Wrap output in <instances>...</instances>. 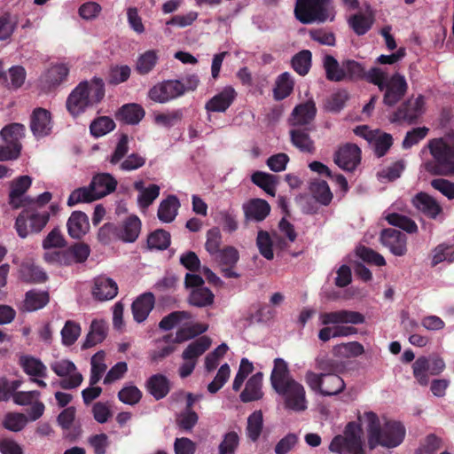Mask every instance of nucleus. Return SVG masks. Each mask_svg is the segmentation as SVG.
I'll list each match as a JSON object with an SVG mask.
<instances>
[{
    "mask_svg": "<svg viewBox=\"0 0 454 454\" xmlns=\"http://www.w3.org/2000/svg\"><path fill=\"white\" fill-rule=\"evenodd\" d=\"M427 148L432 159L424 162L425 170L432 176H454V131L428 140Z\"/></svg>",
    "mask_w": 454,
    "mask_h": 454,
    "instance_id": "nucleus-1",
    "label": "nucleus"
},
{
    "mask_svg": "<svg viewBox=\"0 0 454 454\" xmlns=\"http://www.w3.org/2000/svg\"><path fill=\"white\" fill-rule=\"evenodd\" d=\"M367 422V439L370 450L378 446L393 449L399 446L404 440L406 430L404 426L395 420H386L383 425L373 411L364 413Z\"/></svg>",
    "mask_w": 454,
    "mask_h": 454,
    "instance_id": "nucleus-2",
    "label": "nucleus"
},
{
    "mask_svg": "<svg viewBox=\"0 0 454 454\" xmlns=\"http://www.w3.org/2000/svg\"><path fill=\"white\" fill-rule=\"evenodd\" d=\"M106 89L103 79L93 77L90 81L81 82L67 97L66 106L69 114L77 117L98 105L105 98Z\"/></svg>",
    "mask_w": 454,
    "mask_h": 454,
    "instance_id": "nucleus-3",
    "label": "nucleus"
},
{
    "mask_svg": "<svg viewBox=\"0 0 454 454\" xmlns=\"http://www.w3.org/2000/svg\"><path fill=\"white\" fill-rule=\"evenodd\" d=\"M369 83L376 85L380 91H384L383 103L387 106H394L407 92L408 84L405 77L395 73L388 78L387 73L378 67H371Z\"/></svg>",
    "mask_w": 454,
    "mask_h": 454,
    "instance_id": "nucleus-4",
    "label": "nucleus"
},
{
    "mask_svg": "<svg viewBox=\"0 0 454 454\" xmlns=\"http://www.w3.org/2000/svg\"><path fill=\"white\" fill-rule=\"evenodd\" d=\"M324 69L326 79L331 82H369L371 68L366 71L365 67L354 59H344L339 62L333 56L325 55L324 58Z\"/></svg>",
    "mask_w": 454,
    "mask_h": 454,
    "instance_id": "nucleus-5",
    "label": "nucleus"
},
{
    "mask_svg": "<svg viewBox=\"0 0 454 454\" xmlns=\"http://www.w3.org/2000/svg\"><path fill=\"white\" fill-rule=\"evenodd\" d=\"M361 434L358 424L348 422L343 434H338L333 438L329 450L337 454H365Z\"/></svg>",
    "mask_w": 454,
    "mask_h": 454,
    "instance_id": "nucleus-6",
    "label": "nucleus"
},
{
    "mask_svg": "<svg viewBox=\"0 0 454 454\" xmlns=\"http://www.w3.org/2000/svg\"><path fill=\"white\" fill-rule=\"evenodd\" d=\"M331 0H296L295 18L302 24L325 22L329 18Z\"/></svg>",
    "mask_w": 454,
    "mask_h": 454,
    "instance_id": "nucleus-7",
    "label": "nucleus"
},
{
    "mask_svg": "<svg viewBox=\"0 0 454 454\" xmlns=\"http://www.w3.org/2000/svg\"><path fill=\"white\" fill-rule=\"evenodd\" d=\"M50 220L48 211L38 212L34 208L23 209L16 218L15 229L21 239L27 238L29 233H39Z\"/></svg>",
    "mask_w": 454,
    "mask_h": 454,
    "instance_id": "nucleus-8",
    "label": "nucleus"
},
{
    "mask_svg": "<svg viewBox=\"0 0 454 454\" xmlns=\"http://www.w3.org/2000/svg\"><path fill=\"white\" fill-rule=\"evenodd\" d=\"M275 391L284 398V406L286 410L295 412L304 411L308 408L306 391L304 387L295 380L286 382Z\"/></svg>",
    "mask_w": 454,
    "mask_h": 454,
    "instance_id": "nucleus-9",
    "label": "nucleus"
},
{
    "mask_svg": "<svg viewBox=\"0 0 454 454\" xmlns=\"http://www.w3.org/2000/svg\"><path fill=\"white\" fill-rule=\"evenodd\" d=\"M425 98L419 95L417 98L404 101L394 113L393 121H405L415 124L425 113Z\"/></svg>",
    "mask_w": 454,
    "mask_h": 454,
    "instance_id": "nucleus-10",
    "label": "nucleus"
},
{
    "mask_svg": "<svg viewBox=\"0 0 454 454\" xmlns=\"http://www.w3.org/2000/svg\"><path fill=\"white\" fill-rule=\"evenodd\" d=\"M184 94V89L181 81L168 80L151 88L148 92V97L154 102L163 104L176 99Z\"/></svg>",
    "mask_w": 454,
    "mask_h": 454,
    "instance_id": "nucleus-11",
    "label": "nucleus"
},
{
    "mask_svg": "<svg viewBox=\"0 0 454 454\" xmlns=\"http://www.w3.org/2000/svg\"><path fill=\"white\" fill-rule=\"evenodd\" d=\"M412 206L429 219L436 220L443 215V208L440 202L432 195L419 192L411 199Z\"/></svg>",
    "mask_w": 454,
    "mask_h": 454,
    "instance_id": "nucleus-12",
    "label": "nucleus"
},
{
    "mask_svg": "<svg viewBox=\"0 0 454 454\" xmlns=\"http://www.w3.org/2000/svg\"><path fill=\"white\" fill-rule=\"evenodd\" d=\"M334 162L346 171H353L361 161V150L355 144H346L334 153Z\"/></svg>",
    "mask_w": 454,
    "mask_h": 454,
    "instance_id": "nucleus-13",
    "label": "nucleus"
},
{
    "mask_svg": "<svg viewBox=\"0 0 454 454\" xmlns=\"http://www.w3.org/2000/svg\"><path fill=\"white\" fill-rule=\"evenodd\" d=\"M32 179L28 176H21L12 182L9 193V203L13 208H20L32 204L33 200L23 197L31 186Z\"/></svg>",
    "mask_w": 454,
    "mask_h": 454,
    "instance_id": "nucleus-14",
    "label": "nucleus"
},
{
    "mask_svg": "<svg viewBox=\"0 0 454 454\" xmlns=\"http://www.w3.org/2000/svg\"><path fill=\"white\" fill-rule=\"evenodd\" d=\"M380 242L395 256H403L407 253V237L398 230L392 228L382 230Z\"/></svg>",
    "mask_w": 454,
    "mask_h": 454,
    "instance_id": "nucleus-15",
    "label": "nucleus"
},
{
    "mask_svg": "<svg viewBox=\"0 0 454 454\" xmlns=\"http://www.w3.org/2000/svg\"><path fill=\"white\" fill-rule=\"evenodd\" d=\"M319 317L324 325L338 324L361 325L365 321V317L362 313L347 309L324 312L320 314Z\"/></svg>",
    "mask_w": 454,
    "mask_h": 454,
    "instance_id": "nucleus-16",
    "label": "nucleus"
},
{
    "mask_svg": "<svg viewBox=\"0 0 454 454\" xmlns=\"http://www.w3.org/2000/svg\"><path fill=\"white\" fill-rule=\"evenodd\" d=\"M317 114L316 104L312 99L297 105L292 111L288 119L292 127H308L315 119Z\"/></svg>",
    "mask_w": 454,
    "mask_h": 454,
    "instance_id": "nucleus-17",
    "label": "nucleus"
},
{
    "mask_svg": "<svg viewBox=\"0 0 454 454\" xmlns=\"http://www.w3.org/2000/svg\"><path fill=\"white\" fill-rule=\"evenodd\" d=\"M236 97L234 88L226 86L206 103L205 109L207 112L223 113L232 105Z\"/></svg>",
    "mask_w": 454,
    "mask_h": 454,
    "instance_id": "nucleus-18",
    "label": "nucleus"
},
{
    "mask_svg": "<svg viewBox=\"0 0 454 454\" xmlns=\"http://www.w3.org/2000/svg\"><path fill=\"white\" fill-rule=\"evenodd\" d=\"M309 127H293L289 130L292 145L301 153L313 154L316 151L315 142L310 137Z\"/></svg>",
    "mask_w": 454,
    "mask_h": 454,
    "instance_id": "nucleus-19",
    "label": "nucleus"
},
{
    "mask_svg": "<svg viewBox=\"0 0 454 454\" xmlns=\"http://www.w3.org/2000/svg\"><path fill=\"white\" fill-rule=\"evenodd\" d=\"M51 113L44 108H35L30 118V129L36 137H43L51 131Z\"/></svg>",
    "mask_w": 454,
    "mask_h": 454,
    "instance_id": "nucleus-20",
    "label": "nucleus"
},
{
    "mask_svg": "<svg viewBox=\"0 0 454 454\" xmlns=\"http://www.w3.org/2000/svg\"><path fill=\"white\" fill-rule=\"evenodd\" d=\"M154 304L155 297L153 293L147 292L139 295L131 305L134 320L137 323L144 322L154 308Z\"/></svg>",
    "mask_w": 454,
    "mask_h": 454,
    "instance_id": "nucleus-21",
    "label": "nucleus"
},
{
    "mask_svg": "<svg viewBox=\"0 0 454 454\" xmlns=\"http://www.w3.org/2000/svg\"><path fill=\"white\" fill-rule=\"evenodd\" d=\"M118 294V286L114 280L104 276L94 279L92 294L96 300L107 301L114 299Z\"/></svg>",
    "mask_w": 454,
    "mask_h": 454,
    "instance_id": "nucleus-22",
    "label": "nucleus"
},
{
    "mask_svg": "<svg viewBox=\"0 0 454 454\" xmlns=\"http://www.w3.org/2000/svg\"><path fill=\"white\" fill-rule=\"evenodd\" d=\"M67 227L71 238L81 239L90 230L89 218L82 211H74L67 220Z\"/></svg>",
    "mask_w": 454,
    "mask_h": 454,
    "instance_id": "nucleus-23",
    "label": "nucleus"
},
{
    "mask_svg": "<svg viewBox=\"0 0 454 454\" xmlns=\"http://www.w3.org/2000/svg\"><path fill=\"white\" fill-rule=\"evenodd\" d=\"M263 373L259 372L252 375L246 383L244 390L240 393L239 398L242 403H250L262 398Z\"/></svg>",
    "mask_w": 454,
    "mask_h": 454,
    "instance_id": "nucleus-24",
    "label": "nucleus"
},
{
    "mask_svg": "<svg viewBox=\"0 0 454 454\" xmlns=\"http://www.w3.org/2000/svg\"><path fill=\"white\" fill-rule=\"evenodd\" d=\"M90 184L94 194L100 199L115 191L117 181L108 173H100L93 176Z\"/></svg>",
    "mask_w": 454,
    "mask_h": 454,
    "instance_id": "nucleus-25",
    "label": "nucleus"
},
{
    "mask_svg": "<svg viewBox=\"0 0 454 454\" xmlns=\"http://www.w3.org/2000/svg\"><path fill=\"white\" fill-rule=\"evenodd\" d=\"M141 231V221L137 215L127 217L121 224H118L119 239L124 242H134Z\"/></svg>",
    "mask_w": 454,
    "mask_h": 454,
    "instance_id": "nucleus-26",
    "label": "nucleus"
},
{
    "mask_svg": "<svg viewBox=\"0 0 454 454\" xmlns=\"http://www.w3.org/2000/svg\"><path fill=\"white\" fill-rule=\"evenodd\" d=\"M243 208L246 219L256 222L263 221L270 212L269 203L262 199L251 200Z\"/></svg>",
    "mask_w": 454,
    "mask_h": 454,
    "instance_id": "nucleus-27",
    "label": "nucleus"
},
{
    "mask_svg": "<svg viewBox=\"0 0 454 454\" xmlns=\"http://www.w3.org/2000/svg\"><path fill=\"white\" fill-rule=\"evenodd\" d=\"M144 108L137 104H126L122 106L115 114L117 121L129 125H136L145 116Z\"/></svg>",
    "mask_w": 454,
    "mask_h": 454,
    "instance_id": "nucleus-28",
    "label": "nucleus"
},
{
    "mask_svg": "<svg viewBox=\"0 0 454 454\" xmlns=\"http://www.w3.org/2000/svg\"><path fill=\"white\" fill-rule=\"evenodd\" d=\"M146 388L155 400H160L169 393L170 381L163 374H154L147 380Z\"/></svg>",
    "mask_w": 454,
    "mask_h": 454,
    "instance_id": "nucleus-29",
    "label": "nucleus"
},
{
    "mask_svg": "<svg viewBox=\"0 0 454 454\" xmlns=\"http://www.w3.org/2000/svg\"><path fill=\"white\" fill-rule=\"evenodd\" d=\"M134 189L139 192L137 203L141 208H147L160 195L159 185L153 184L145 188L143 180L136 181Z\"/></svg>",
    "mask_w": 454,
    "mask_h": 454,
    "instance_id": "nucleus-30",
    "label": "nucleus"
},
{
    "mask_svg": "<svg viewBox=\"0 0 454 454\" xmlns=\"http://www.w3.org/2000/svg\"><path fill=\"white\" fill-rule=\"evenodd\" d=\"M294 380L288 368L287 363L282 358H276L274 360V367L270 374V384L275 390L278 387L285 385L286 382Z\"/></svg>",
    "mask_w": 454,
    "mask_h": 454,
    "instance_id": "nucleus-31",
    "label": "nucleus"
},
{
    "mask_svg": "<svg viewBox=\"0 0 454 454\" xmlns=\"http://www.w3.org/2000/svg\"><path fill=\"white\" fill-rule=\"evenodd\" d=\"M180 207L179 200L176 195H168L163 200L158 208V218L163 223H171L177 215Z\"/></svg>",
    "mask_w": 454,
    "mask_h": 454,
    "instance_id": "nucleus-32",
    "label": "nucleus"
},
{
    "mask_svg": "<svg viewBox=\"0 0 454 454\" xmlns=\"http://www.w3.org/2000/svg\"><path fill=\"white\" fill-rule=\"evenodd\" d=\"M25 136V126L20 123L13 122L4 126L0 131L1 138L6 143L12 145L13 147L19 148L21 151L20 139Z\"/></svg>",
    "mask_w": 454,
    "mask_h": 454,
    "instance_id": "nucleus-33",
    "label": "nucleus"
},
{
    "mask_svg": "<svg viewBox=\"0 0 454 454\" xmlns=\"http://www.w3.org/2000/svg\"><path fill=\"white\" fill-rule=\"evenodd\" d=\"M107 335V326L103 321L93 320L82 349H88L101 343Z\"/></svg>",
    "mask_w": 454,
    "mask_h": 454,
    "instance_id": "nucleus-34",
    "label": "nucleus"
},
{
    "mask_svg": "<svg viewBox=\"0 0 454 454\" xmlns=\"http://www.w3.org/2000/svg\"><path fill=\"white\" fill-rule=\"evenodd\" d=\"M20 278L26 283H43L47 280V274L33 262H23L20 269Z\"/></svg>",
    "mask_w": 454,
    "mask_h": 454,
    "instance_id": "nucleus-35",
    "label": "nucleus"
},
{
    "mask_svg": "<svg viewBox=\"0 0 454 454\" xmlns=\"http://www.w3.org/2000/svg\"><path fill=\"white\" fill-rule=\"evenodd\" d=\"M69 74V68L65 64H58L51 67L43 75V82L48 89L59 86L65 82Z\"/></svg>",
    "mask_w": 454,
    "mask_h": 454,
    "instance_id": "nucleus-36",
    "label": "nucleus"
},
{
    "mask_svg": "<svg viewBox=\"0 0 454 454\" xmlns=\"http://www.w3.org/2000/svg\"><path fill=\"white\" fill-rule=\"evenodd\" d=\"M211 345V339L207 336H201L193 342L190 343L182 354L184 360L196 361V359L204 354Z\"/></svg>",
    "mask_w": 454,
    "mask_h": 454,
    "instance_id": "nucleus-37",
    "label": "nucleus"
},
{
    "mask_svg": "<svg viewBox=\"0 0 454 454\" xmlns=\"http://www.w3.org/2000/svg\"><path fill=\"white\" fill-rule=\"evenodd\" d=\"M158 60V51L155 50H148L138 56L135 70L140 75L148 74L153 70Z\"/></svg>",
    "mask_w": 454,
    "mask_h": 454,
    "instance_id": "nucleus-38",
    "label": "nucleus"
},
{
    "mask_svg": "<svg viewBox=\"0 0 454 454\" xmlns=\"http://www.w3.org/2000/svg\"><path fill=\"white\" fill-rule=\"evenodd\" d=\"M50 301L48 292L30 290L26 293L24 307L27 311L43 309Z\"/></svg>",
    "mask_w": 454,
    "mask_h": 454,
    "instance_id": "nucleus-39",
    "label": "nucleus"
},
{
    "mask_svg": "<svg viewBox=\"0 0 454 454\" xmlns=\"http://www.w3.org/2000/svg\"><path fill=\"white\" fill-rule=\"evenodd\" d=\"M20 364L27 375L40 378L47 377L46 366L39 359L29 356H23L20 359Z\"/></svg>",
    "mask_w": 454,
    "mask_h": 454,
    "instance_id": "nucleus-40",
    "label": "nucleus"
},
{
    "mask_svg": "<svg viewBox=\"0 0 454 454\" xmlns=\"http://www.w3.org/2000/svg\"><path fill=\"white\" fill-rule=\"evenodd\" d=\"M294 82L288 72L278 75L276 81V86L273 90L274 98L282 100L287 98L294 90Z\"/></svg>",
    "mask_w": 454,
    "mask_h": 454,
    "instance_id": "nucleus-41",
    "label": "nucleus"
},
{
    "mask_svg": "<svg viewBox=\"0 0 454 454\" xmlns=\"http://www.w3.org/2000/svg\"><path fill=\"white\" fill-rule=\"evenodd\" d=\"M345 388L344 380L338 373H325L323 380L322 395L331 396L338 395Z\"/></svg>",
    "mask_w": 454,
    "mask_h": 454,
    "instance_id": "nucleus-42",
    "label": "nucleus"
},
{
    "mask_svg": "<svg viewBox=\"0 0 454 454\" xmlns=\"http://www.w3.org/2000/svg\"><path fill=\"white\" fill-rule=\"evenodd\" d=\"M252 182L270 196L276 194L277 176L262 171H255L251 176Z\"/></svg>",
    "mask_w": 454,
    "mask_h": 454,
    "instance_id": "nucleus-43",
    "label": "nucleus"
},
{
    "mask_svg": "<svg viewBox=\"0 0 454 454\" xmlns=\"http://www.w3.org/2000/svg\"><path fill=\"white\" fill-rule=\"evenodd\" d=\"M312 62V53L309 50H302L296 53L291 60V66L293 69L300 75H306L310 67Z\"/></svg>",
    "mask_w": 454,
    "mask_h": 454,
    "instance_id": "nucleus-44",
    "label": "nucleus"
},
{
    "mask_svg": "<svg viewBox=\"0 0 454 454\" xmlns=\"http://www.w3.org/2000/svg\"><path fill=\"white\" fill-rule=\"evenodd\" d=\"M215 295L207 287L195 288L192 290L188 301L191 305L202 308L213 304Z\"/></svg>",
    "mask_w": 454,
    "mask_h": 454,
    "instance_id": "nucleus-45",
    "label": "nucleus"
},
{
    "mask_svg": "<svg viewBox=\"0 0 454 454\" xmlns=\"http://www.w3.org/2000/svg\"><path fill=\"white\" fill-rule=\"evenodd\" d=\"M309 190L317 202L324 206H327L331 203L333 193L325 181L320 180L312 182Z\"/></svg>",
    "mask_w": 454,
    "mask_h": 454,
    "instance_id": "nucleus-46",
    "label": "nucleus"
},
{
    "mask_svg": "<svg viewBox=\"0 0 454 454\" xmlns=\"http://www.w3.org/2000/svg\"><path fill=\"white\" fill-rule=\"evenodd\" d=\"M208 326L207 325L196 323L192 325H186L179 328L176 333L174 343H182L188 340L197 337L207 332Z\"/></svg>",
    "mask_w": 454,
    "mask_h": 454,
    "instance_id": "nucleus-47",
    "label": "nucleus"
},
{
    "mask_svg": "<svg viewBox=\"0 0 454 454\" xmlns=\"http://www.w3.org/2000/svg\"><path fill=\"white\" fill-rule=\"evenodd\" d=\"M115 122L108 116H100L93 120L90 125V131L95 137H100L115 129Z\"/></svg>",
    "mask_w": 454,
    "mask_h": 454,
    "instance_id": "nucleus-48",
    "label": "nucleus"
},
{
    "mask_svg": "<svg viewBox=\"0 0 454 454\" xmlns=\"http://www.w3.org/2000/svg\"><path fill=\"white\" fill-rule=\"evenodd\" d=\"M386 220L390 225L398 227L408 233L412 234L418 231L417 223L406 215L398 213H391L386 216Z\"/></svg>",
    "mask_w": 454,
    "mask_h": 454,
    "instance_id": "nucleus-49",
    "label": "nucleus"
},
{
    "mask_svg": "<svg viewBox=\"0 0 454 454\" xmlns=\"http://www.w3.org/2000/svg\"><path fill=\"white\" fill-rule=\"evenodd\" d=\"M263 427V418L262 412L261 411H255L252 414L249 415L247 419V437L253 441L256 442L262 433Z\"/></svg>",
    "mask_w": 454,
    "mask_h": 454,
    "instance_id": "nucleus-50",
    "label": "nucleus"
},
{
    "mask_svg": "<svg viewBox=\"0 0 454 454\" xmlns=\"http://www.w3.org/2000/svg\"><path fill=\"white\" fill-rule=\"evenodd\" d=\"M18 16L11 12H5L0 16V41L11 38L18 27Z\"/></svg>",
    "mask_w": 454,
    "mask_h": 454,
    "instance_id": "nucleus-51",
    "label": "nucleus"
},
{
    "mask_svg": "<svg viewBox=\"0 0 454 454\" xmlns=\"http://www.w3.org/2000/svg\"><path fill=\"white\" fill-rule=\"evenodd\" d=\"M170 245V234L163 229H158L149 234L147 246L150 249L165 250Z\"/></svg>",
    "mask_w": 454,
    "mask_h": 454,
    "instance_id": "nucleus-52",
    "label": "nucleus"
},
{
    "mask_svg": "<svg viewBox=\"0 0 454 454\" xmlns=\"http://www.w3.org/2000/svg\"><path fill=\"white\" fill-rule=\"evenodd\" d=\"M373 24V19L363 13H356L348 19V25L357 35L366 34Z\"/></svg>",
    "mask_w": 454,
    "mask_h": 454,
    "instance_id": "nucleus-53",
    "label": "nucleus"
},
{
    "mask_svg": "<svg viewBox=\"0 0 454 454\" xmlns=\"http://www.w3.org/2000/svg\"><path fill=\"white\" fill-rule=\"evenodd\" d=\"M81 331L79 323L73 320H67L60 333L62 344L67 347L74 344L81 334Z\"/></svg>",
    "mask_w": 454,
    "mask_h": 454,
    "instance_id": "nucleus-54",
    "label": "nucleus"
},
{
    "mask_svg": "<svg viewBox=\"0 0 454 454\" xmlns=\"http://www.w3.org/2000/svg\"><path fill=\"white\" fill-rule=\"evenodd\" d=\"M192 314L184 310H176L165 316L159 323L160 329L163 331H169L176 325L180 324L183 320L191 319Z\"/></svg>",
    "mask_w": 454,
    "mask_h": 454,
    "instance_id": "nucleus-55",
    "label": "nucleus"
},
{
    "mask_svg": "<svg viewBox=\"0 0 454 454\" xmlns=\"http://www.w3.org/2000/svg\"><path fill=\"white\" fill-rule=\"evenodd\" d=\"M96 200L98 199L94 194V192L90 184L88 187H81L74 190L67 199V205L69 207H74L81 202H91Z\"/></svg>",
    "mask_w": 454,
    "mask_h": 454,
    "instance_id": "nucleus-56",
    "label": "nucleus"
},
{
    "mask_svg": "<svg viewBox=\"0 0 454 454\" xmlns=\"http://www.w3.org/2000/svg\"><path fill=\"white\" fill-rule=\"evenodd\" d=\"M104 357V351H98L91 357L90 386L96 385L106 370V365L103 363Z\"/></svg>",
    "mask_w": 454,
    "mask_h": 454,
    "instance_id": "nucleus-57",
    "label": "nucleus"
},
{
    "mask_svg": "<svg viewBox=\"0 0 454 454\" xmlns=\"http://www.w3.org/2000/svg\"><path fill=\"white\" fill-rule=\"evenodd\" d=\"M256 246L265 259L272 260L274 258L273 242L268 231L262 230L258 231Z\"/></svg>",
    "mask_w": 454,
    "mask_h": 454,
    "instance_id": "nucleus-58",
    "label": "nucleus"
},
{
    "mask_svg": "<svg viewBox=\"0 0 454 454\" xmlns=\"http://www.w3.org/2000/svg\"><path fill=\"white\" fill-rule=\"evenodd\" d=\"M316 368L321 371V373H339L343 370V364L338 360L324 355L317 357Z\"/></svg>",
    "mask_w": 454,
    "mask_h": 454,
    "instance_id": "nucleus-59",
    "label": "nucleus"
},
{
    "mask_svg": "<svg viewBox=\"0 0 454 454\" xmlns=\"http://www.w3.org/2000/svg\"><path fill=\"white\" fill-rule=\"evenodd\" d=\"M216 259L221 267H236L239 260V253L234 247L227 246L216 254Z\"/></svg>",
    "mask_w": 454,
    "mask_h": 454,
    "instance_id": "nucleus-60",
    "label": "nucleus"
},
{
    "mask_svg": "<svg viewBox=\"0 0 454 454\" xmlns=\"http://www.w3.org/2000/svg\"><path fill=\"white\" fill-rule=\"evenodd\" d=\"M239 445V437L234 431L226 433L218 446V454H235Z\"/></svg>",
    "mask_w": 454,
    "mask_h": 454,
    "instance_id": "nucleus-61",
    "label": "nucleus"
},
{
    "mask_svg": "<svg viewBox=\"0 0 454 454\" xmlns=\"http://www.w3.org/2000/svg\"><path fill=\"white\" fill-rule=\"evenodd\" d=\"M129 136L125 133L121 134L118 142L115 145V148L109 158V161L111 164L116 165L124 159L129 149Z\"/></svg>",
    "mask_w": 454,
    "mask_h": 454,
    "instance_id": "nucleus-62",
    "label": "nucleus"
},
{
    "mask_svg": "<svg viewBox=\"0 0 454 454\" xmlns=\"http://www.w3.org/2000/svg\"><path fill=\"white\" fill-rule=\"evenodd\" d=\"M413 375L419 385L427 386L429 382L428 377V358L426 356L419 357L412 365Z\"/></svg>",
    "mask_w": 454,
    "mask_h": 454,
    "instance_id": "nucleus-63",
    "label": "nucleus"
},
{
    "mask_svg": "<svg viewBox=\"0 0 454 454\" xmlns=\"http://www.w3.org/2000/svg\"><path fill=\"white\" fill-rule=\"evenodd\" d=\"M27 422V417L23 413L9 412L5 415L3 425L12 432L21 431Z\"/></svg>",
    "mask_w": 454,
    "mask_h": 454,
    "instance_id": "nucleus-64",
    "label": "nucleus"
}]
</instances>
